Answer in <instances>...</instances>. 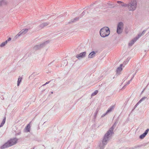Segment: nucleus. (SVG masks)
I'll return each mask as SVG.
<instances>
[{"instance_id":"nucleus-35","label":"nucleus","mask_w":149,"mask_h":149,"mask_svg":"<svg viewBox=\"0 0 149 149\" xmlns=\"http://www.w3.org/2000/svg\"><path fill=\"white\" fill-rule=\"evenodd\" d=\"M65 62H67V61L66 60H65Z\"/></svg>"},{"instance_id":"nucleus-13","label":"nucleus","mask_w":149,"mask_h":149,"mask_svg":"<svg viewBox=\"0 0 149 149\" xmlns=\"http://www.w3.org/2000/svg\"><path fill=\"white\" fill-rule=\"evenodd\" d=\"M137 40V38H135L132 40L129 43L128 45L129 46H132L134 42Z\"/></svg>"},{"instance_id":"nucleus-31","label":"nucleus","mask_w":149,"mask_h":149,"mask_svg":"<svg viewBox=\"0 0 149 149\" xmlns=\"http://www.w3.org/2000/svg\"><path fill=\"white\" fill-rule=\"evenodd\" d=\"M117 2L118 3L121 4V3L122 2L121 1H118Z\"/></svg>"},{"instance_id":"nucleus-30","label":"nucleus","mask_w":149,"mask_h":149,"mask_svg":"<svg viewBox=\"0 0 149 149\" xmlns=\"http://www.w3.org/2000/svg\"><path fill=\"white\" fill-rule=\"evenodd\" d=\"M50 82V81H48V82H46L45 84L43 85V86H45V85L47 84H49V82Z\"/></svg>"},{"instance_id":"nucleus-15","label":"nucleus","mask_w":149,"mask_h":149,"mask_svg":"<svg viewBox=\"0 0 149 149\" xmlns=\"http://www.w3.org/2000/svg\"><path fill=\"white\" fill-rule=\"evenodd\" d=\"M30 130V124H29L27 125L25 129V132H29Z\"/></svg>"},{"instance_id":"nucleus-9","label":"nucleus","mask_w":149,"mask_h":149,"mask_svg":"<svg viewBox=\"0 0 149 149\" xmlns=\"http://www.w3.org/2000/svg\"><path fill=\"white\" fill-rule=\"evenodd\" d=\"M8 4L6 0H0V8L6 6Z\"/></svg>"},{"instance_id":"nucleus-33","label":"nucleus","mask_w":149,"mask_h":149,"mask_svg":"<svg viewBox=\"0 0 149 149\" xmlns=\"http://www.w3.org/2000/svg\"><path fill=\"white\" fill-rule=\"evenodd\" d=\"M11 39V38H8V41H10V40Z\"/></svg>"},{"instance_id":"nucleus-2","label":"nucleus","mask_w":149,"mask_h":149,"mask_svg":"<svg viewBox=\"0 0 149 149\" xmlns=\"http://www.w3.org/2000/svg\"><path fill=\"white\" fill-rule=\"evenodd\" d=\"M18 140L16 138L10 139L1 147V149H3L15 145L17 143Z\"/></svg>"},{"instance_id":"nucleus-10","label":"nucleus","mask_w":149,"mask_h":149,"mask_svg":"<svg viewBox=\"0 0 149 149\" xmlns=\"http://www.w3.org/2000/svg\"><path fill=\"white\" fill-rule=\"evenodd\" d=\"M149 130V129H147L145 132L143 134L141 135L140 136L139 138L141 139H143L148 134Z\"/></svg>"},{"instance_id":"nucleus-22","label":"nucleus","mask_w":149,"mask_h":149,"mask_svg":"<svg viewBox=\"0 0 149 149\" xmlns=\"http://www.w3.org/2000/svg\"><path fill=\"white\" fill-rule=\"evenodd\" d=\"M121 5L122 6H123V7H127V4L125 3L122 2L121 3Z\"/></svg>"},{"instance_id":"nucleus-7","label":"nucleus","mask_w":149,"mask_h":149,"mask_svg":"<svg viewBox=\"0 0 149 149\" xmlns=\"http://www.w3.org/2000/svg\"><path fill=\"white\" fill-rule=\"evenodd\" d=\"M123 64H121L120 66L118 67L116 70V74L117 75H119L121 74V72L123 70L122 67Z\"/></svg>"},{"instance_id":"nucleus-36","label":"nucleus","mask_w":149,"mask_h":149,"mask_svg":"<svg viewBox=\"0 0 149 149\" xmlns=\"http://www.w3.org/2000/svg\"><path fill=\"white\" fill-rule=\"evenodd\" d=\"M51 93H53V92H51Z\"/></svg>"},{"instance_id":"nucleus-3","label":"nucleus","mask_w":149,"mask_h":149,"mask_svg":"<svg viewBox=\"0 0 149 149\" xmlns=\"http://www.w3.org/2000/svg\"><path fill=\"white\" fill-rule=\"evenodd\" d=\"M110 33V30L107 27H104L101 29L100 31V36L102 38H105L109 36Z\"/></svg>"},{"instance_id":"nucleus-8","label":"nucleus","mask_w":149,"mask_h":149,"mask_svg":"<svg viewBox=\"0 0 149 149\" xmlns=\"http://www.w3.org/2000/svg\"><path fill=\"white\" fill-rule=\"evenodd\" d=\"M86 54V52H84L82 53H80L79 54L77 55L76 57L77 58L79 59L81 58H84L85 57Z\"/></svg>"},{"instance_id":"nucleus-4","label":"nucleus","mask_w":149,"mask_h":149,"mask_svg":"<svg viewBox=\"0 0 149 149\" xmlns=\"http://www.w3.org/2000/svg\"><path fill=\"white\" fill-rule=\"evenodd\" d=\"M136 1H130V3L127 4V7L129 10L134 11L136 9Z\"/></svg>"},{"instance_id":"nucleus-27","label":"nucleus","mask_w":149,"mask_h":149,"mask_svg":"<svg viewBox=\"0 0 149 149\" xmlns=\"http://www.w3.org/2000/svg\"><path fill=\"white\" fill-rule=\"evenodd\" d=\"M97 112H96L95 113V115H94V118H95L96 117V116H97Z\"/></svg>"},{"instance_id":"nucleus-5","label":"nucleus","mask_w":149,"mask_h":149,"mask_svg":"<svg viewBox=\"0 0 149 149\" xmlns=\"http://www.w3.org/2000/svg\"><path fill=\"white\" fill-rule=\"evenodd\" d=\"M123 24L122 22H120L118 24L117 33L118 34H120L122 33L123 29Z\"/></svg>"},{"instance_id":"nucleus-11","label":"nucleus","mask_w":149,"mask_h":149,"mask_svg":"<svg viewBox=\"0 0 149 149\" xmlns=\"http://www.w3.org/2000/svg\"><path fill=\"white\" fill-rule=\"evenodd\" d=\"M96 52L94 51H93L91 52L88 55V58H92L94 57L96 55Z\"/></svg>"},{"instance_id":"nucleus-34","label":"nucleus","mask_w":149,"mask_h":149,"mask_svg":"<svg viewBox=\"0 0 149 149\" xmlns=\"http://www.w3.org/2000/svg\"><path fill=\"white\" fill-rule=\"evenodd\" d=\"M130 1H136V0H130Z\"/></svg>"},{"instance_id":"nucleus-23","label":"nucleus","mask_w":149,"mask_h":149,"mask_svg":"<svg viewBox=\"0 0 149 149\" xmlns=\"http://www.w3.org/2000/svg\"><path fill=\"white\" fill-rule=\"evenodd\" d=\"M79 17H76L74 19H73L72 20V22H74L77 21L79 20Z\"/></svg>"},{"instance_id":"nucleus-20","label":"nucleus","mask_w":149,"mask_h":149,"mask_svg":"<svg viewBox=\"0 0 149 149\" xmlns=\"http://www.w3.org/2000/svg\"><path fill=\"white\" fill-rule=\"evenodd\" d=\"M22 80V78L21 77H19L18 78L17 81V86H19L20 83V82Z\"/></svg>"},{"instance_id":"nucleus-28","label":"nucleus","mask_w":149,"mask_h":149,"mask_svg":"<svg viewBox=\"0 0 149 149\" xmlns=\"http://www.w3.org/2000/svg\"><path fill=\"white\" fill-rule=\"evenodd\" d=\"M136 72L134 74H133L132 77V78H131V81H132V80L133 78H134V76L135 75V74H136Z\"/></svg>"},{"instance_id":"nucleus-16","label":"nucleus","mask_w":149,"mask_h":149,"mask_svg":"<svg viewBox=\"0 0 149 149\" xmlns=\"http://www.w3.org/2000/svg\"><path fill=\"white\" fill-rule=\"evenodd\" d=\"M48 25V23H44L41 24L39 27V28H42L45 26H46Z\"/></svg>"},{"instance_id":"nucleus-32","label":"nucleus","mask_w":149,"mask_h":149,"mask_svg":"<svg viewBox=\"0 0 149 149\" xmlns=\"http://www.w3.org/2000/svg\"><path fill=\"white\" fill-rule=\"evenodd\" d=\"M107 114V113H105V114H103V115H102V117H103V116H105L106 115V114Z\"/></svg>"},{"instance_id":"nucleus-14","label":"nucleus","mask_w":149,"mask_h":149,"mask_svg":"<svg viewBox=\"0 0 149 149\" xmlns=\"http://www.w3.org/2000/svg\"><path fill=\"white\" fill-rule=\"evenodd\" d=\"M47 42H44L42 44H40L39 45H36L34 47V48L36 50L39 49L41 47H42L45 43H47Z\"/></svg>"},{"instance_id":"nucleus-21","label":"nucleus","mask_w":149,"mask_h":149,"mask_svg":"<svg viewBox=\"0 0 149 149\" xmlns=\"http://www.w3.org/2000/svg\"><path fill=\"white\" fill-rule=\"evenodd\" d=\"M98 91L97 90L95 91L93 93L91 94L92 96H94L96 95L98 93Z\"/></svg>"},{"instance_id":"nucleus-24","label":"nucleus","mask_w":149,"mask_h":149,"mask_svg":"<svg viewBox=\"0 0 149 149\" xmlns=\"http://www.w3.org/2000/svg\"><path fill=\"white\" fill-rule=\"evenodd\" d=\"M143 35H142L141 33H140L138 34V36L137 37H135L136 38H137V40L141 36H143Z\"/></svg>"},{"instance_id":"nucleus-12","label":"nucleus","mask_w":149,"mask_h":149,"mask_svg":"<svg viewBox=\"0 0 149 149\" xmlns=\"http://www.w3.org/2000/svg\"><path fill=\"white\" fill-rule=\"evenodd\" d=\"M147 98L146 97H143L142 98H141L140 100L138 102V103L135 106V108L140 103L142 102L143 101H144Z\"/></svg>"},{"instance_id":"nucleus-6","label":"nucleus","mask_w":149,"mask_h":149,"mask_svg":"<svg viewBox=\"0 0 149 149\" xmlns=\"http://www.w3.org/2000/svg\"><path fill=\"white\" fill-rule=\"evenodd\" d=\"M28 29H22L20 32H19L17 35V36L19 37L22 35H24L28 31Z\"/></svg>"},{"instance_id":"nucleus-26","label":"nucleus","mask_w":149,"mask_h":149,"mask_svg":"<svg viewBox=\"0 0 149 149\" xmlns=\"http://www.w3.org/2000/svg\"><path fill=\"white\" fill-rule=\"evenodd\" d=\"M85 13H86V11H83L82 13V14H81V16H83V15H84L85 14Z\"/></svg>"},{"instance_id":"nucleus-29","label":"nucleus","mask_w":149,"mask_h":149,"mask_svg":"<svg viewBox=\"0 0 149 149\" xmlns=\"http://www.w3.org/2000/svg\"><path fill=\"white\" fill-rule=\"evenodd\" d=\"M146 31L145 30H143L142 32L141 33L142 34V35H143L145 33V32H146Z\"/></svg>"},{"instance_id":"nucleus-18","label":"nucleus","mask_w":149,"mask_h":149,"mask_svg":"<svg viewBox=\"0 0 149 149\" xmlns=\"http://www.w3.org/2000/svg\"><path fill=\"white\" fill-rule=\"evenodd\" d=\"M6 120V117H4V118L3 119L2 122V123H1V125H0V127H2L3 125H4V124L5 123Z\"/></svg>"},{"instance_id":"nucleus-19","label":"nucleus","mask_w":149,"mask_h":149,"mask_svg":"<svg viewBox=\"0 0 149 149\" xmlns=\"http://www.w3.org/2000/svg\"><path fill=\"white\" fill-rule=\"evenodd\" d=\"M7 40H6L5 42L2 43L0 45V46L1 47H3L7 43Z\"/></svg>"},{"instance_id":"nucleus-17","label":"nucleus","mask_w":149,"mask_h":149,"mask_svg":"<svg viewBox=\"0 0 149 149\" xmlns=\"http://www.w3.org/2000/svg\"><path fill=\"white\" fill-rule=\"evenodd\" d=\"M114 107L113 106H111L107 111L106 113H108L111 112L113 109Z\"/></svg>"},{"instance_id":"nucleus-1","label":"nucleus","mask_w":149,"mask_h":149,"mask_svg":"<svg viewBox=\"0 0 149 149\" xmlns=\"http://www.w3.org/2000/svg\"><path fill=\"white\" fill-rule=\"evenodd\" d=\"M113 129V127H112L105 134L102 140V143L99 146V149H104L108 141L111 139Z\"/></svg>"},{"instance_id":"nucleus-25","label":"nucleus","mask_w":149,"mask_h":149,"mask_svg":"<svg viewBox=\"0 0 149 149\" xmlns=\"http://www.w3.org/2000/svg\"><path fill=\"white\" fill-rule=\"evenodd\" d=\"M131 81V80L130 81H128V82L127 83V84L124 85V87H123V88L124 87L128 85L130 83Z\"/></svg>"}]
</instances>
